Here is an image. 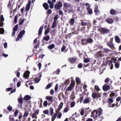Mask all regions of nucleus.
Masks as SVG:
<instances>
[{
	"label": "nucleus",
	"mask_w": 121,
	"mask_h": 121,
	"mask_svg": "<svg viewBox=\"0 0 121 121\" xmlns=\"http://www.w3.org/2000/svg\"><path fill=\"white\" fill-rule=\"evenodd\" d=\"M31 2L30 1L28 2L27 5L25 7V9L26 11H28L30 9V4Z\"/></svg>",
	"instance_id": "dca6fc26"
},
{
	"label": "nucleus",
	"mask_w": 121,
	"mask_h": 121,
	"mask_svg": "<svg viewBox=\"0 0 121 121\" xmlns=\"http://www.w3.org/2000/svg\"><path fill=\"white\" fill-rule=\"evenodd\" d=\"M43 106L44 107H46L48 104V102L46 101H44L43 103Z\"/></svg>",
	"instance_id": "680f3d73"
},
{
	"label": "nucleus",
	"mask_w": 121,
	"mask_h": 121,
	"mask_svg": "<svg viewBox=\"0 0 121 121\" xmlns=\"http://www.w3.org/2000/svg\"><path fill=\"white\" fill-rule=\"evenodd\" d=\"M18 113V110H16L14 113L15 117H16L17 116Z\"/></svg>",
	"instance_id": "338daca9"
},
{
	"label": "nucleus",
	"mask_w": 121,
	"mask_h": 121,
	"mask_svg": "<svg viewBox=\"0 0 121 121\" xmlns=\"http://www.w3.org/2000/svg\"><path fill=\"white\" fill-rule=\"evenodd\" d=\"M103 89L104 91L108 90L110 89V86L108 85H104L103 86Z\"/></svg>",
	"instance_id": "2eb2a0df"
},
{
	"label": "nucleus",
	"mask_w": 121,
	"mask_h": 121,
	"mask_svg": "<svg viewBox=\"0 0 121 121\" xmlns=\"http://www.w3.org/2000/svg\"><path fill=\"white\" fill-rule=\"evenodd\" d=\"M111 51L108 48H104L103 49V53H108L109 52Z\"/></svg>",
	"instance_id": "b1692460"
},
{
	"label": "nucleus",
	"mask_w": 121,
	"mask_h": 121,
	"mask_svg": "<svg viewBox=\"0 0 121 121\" xmlns=\"http://www.w3.org/2000/svg\"><path fill=\"white\" fill-rule=\"evenodd\" d=\"M62 6V4L60 1L58 2V4H56L54 5V9L57 10H59L60 8Z\"/></svg>",
	"instance_id": "20e7f679"
},
{
	"label": "nucleus",
	"mask_w": 121,
	"mask_h": 121,
	"mask_svg": "<svg viewBox=\"0 0 121 121\" xmlns=\"http://www.w3.org/2000/svg\"><path fill=\"white\" fill-rule=\"evenodd\" d=\"M74 12V10L73 9H71L68 11V13H73Z\"/></svg>",
	"instance_id": "bf43d9fd"
},
{
	"label": "nucleus",
	"mask_w": 121,
	"mask_h": 121,
	"mask_svg": "<svg viewBox=\"0 0 121 121\" xmlns=\"http://www.w3.org/2000/svg\"><path fill=\"white\" fill-rule=\"evenodd\" d=\"M110 12L111 14L113 15L116 14L117 11L116 10H115L113 9H112L110 10Z\"/></svg>",
	"instance_id": "bb28decb"
},
{
	"label": "nucleus",
	"mask_w": 121,
	"mask_h": 121,
	"mask_svg": "<svg viewBox=\"0 0 121 121\" xmlns=\"http://www.w3.org/2000/svg\"><path fill=\"white\" fill-rule=\"evenodd\" d=\"M84 62L85 63H88L90 61V60L88 58H86L84 60Z\"/></svg>",
	"instance_id": "4d7b16f0"
},
{
	"label": "nucleus",
	"mask_w": 121,
	"mask_h": 121,
	"mask_svg": "<svg viewBox=\"0 0 121 121\" xmlns=\"http://www.w3.org/2000/svg\"><path fill=\"white\" fill-rule=\"evenodd\" d=\"M76 81L78 85L80 83L81 80L78 77H77L76 79Z\"/></svg>",
	"instance_id": "c85d7f7f"
},
{
	"label": "nucleus",
	"mask_w": 121,
	"mask_h": 121,
	"mask_svg": "<svg viewBox=\"0 0 121 121\" xmlns=\"http://www.w3.org/2000/svg\"><path fill=\"white\" fill-rule=\"evenodd\" d=\"M90 6H88L86 8L87 12L90 15L92 14L93 13L92 9L90 8Z\"/></svg>",
	"instance_id": "a211bd4d"
},
{
	"label": "nucleus",
	"mask_w": 121,
	"mask_h": 121,
	"mask_svg": "<svg viewBox=\"0 0 121 121\" xmlns=\"http://www.w3.org/2000/svg\"><path fill=\"white\" fill-rule=\"evenodd\" d=\"M58 15L57 14H56L54 17V20L56 21L58 19Z\"/></svg>",
	"instance_id": "e2e57ef3"
},
{
	"label": "nucleus",
	"mask_w": 121,
	"mask_h": 121,
	"mask_svg": "<svg viewBox=\"0 0 121 121\" xmlns=\"http://www.w3.org/2000/svg\"><path fill=\"white\" fill-rule=\"evenodd\" d=\"M73 88V87L69 85L66 89V91H70Z\"/></svg>",
	"instance_id": "37998d69"
},
{
	"label": "nucleus",
	"mask_w": 121,
	"mask_h": 121,
	"mask_svg": "<svg viewBox=\"0 0 121 121\" xmlns=\"http://www.w3.org/2000/svg\"><path fill=\"white\" fill-rule=\"evenodd\" d=\"M4 30L3 28H0V33L1 34H3L4 33Z\"/></svg>",
	"instance_id": "09e8293b"
},
{
	"label": "nucleus",
	"mask_w": 121,
	"mask_h": 121,
	"mask_svg": "<svg viewBox=\"0 0 121 121\" xmlns=\"http://www.w3.org/2000/svg\"><path fill=\"white\" fill-rule=\"evenodd\" d=\"M13 89V87H10L7 88L6 89V91H8L11 90Z\"/></svg>",
	"instance_id": "0e129e2a"
},
{
	"label": "nucleus",
	"mask_w": 121,
	"mask_h": 121,
	"mask_svg": "<svg viewBox=\"0 0 121 121\" xmlns=\"http://www.w3.org/2000/svg\"><path fill=\"white\" fill-rule=\"evenodd\" d=\"M31 97L29 95H26L24 98V99L26 100H30L31 99Z\"/></svg>",
	"instance_id": "7c9ffc66"
},
{
	"label": "nucleus",
	"mask_w": 121,
	"mask_h": 121,
	"mask_svg": "<svg viewBox=\"0 0 121 121\" xmlns=\"http://www.w3.org/2000/svg\"><path fill=\"white\" fill-rule=\"evenodd\" d=\"M98 112L99 113V115H98V116L99 117L101 116V114L102 110L101 108H99L98 109Z\"/></svg>",
	"instance_id": "4c0bfd02"
},
{
	"label": "nucleus",
	"mask_w": 121,
	"mask_h": 121,
	"mask_svg": "<svg viewBox=\"0 0 121 121\" xmlns=\"http://www.w3.org/2000/svg\"><path fill=\"white\" fill-rule=\"evenodd\" d=\"M66 46L63 45L61 49V51L62 52H63L65 49L66 48Z\"/></svg>",
	"instance_id": "052dcab7"
},
{
	"label": "nucleus",
	"mask_w": 121,
	"mask_h": 121,
	"mask_svg": "<svg viewBox=\"0 0 121 121\" xmlns=\"http://www.w3.org/2000/svg\"><path fill=\"white\" fill-rule=\"evenodd\" d=\"M104 54H103L101 51H100L97 53L96 57L97 58H100L104 56Z\"/></svg>",
	"instance_id": "ddd939ff"
},
{
	"label": "nucleus",
	"mask_w": 121,
	"mask_h": 121,
	"mask_svg": "<svg viewBox=\"0 0 121 121\" xmlns=\"http://www.w3.org/2000/svg\"><path fill=\"white\" fill-rule=\"evenodd\" d=\"M115 41L116 43H119L121 42L120 39L118 36H116L115 37Z\"/></svg>",
	"instance_id": "5701e85b"
},
{
	"label": "nucleus",
	"mask_w": 121,
	"mask_h": 121,
	"mask_svg": "<svg viewBox=\"0 0 121 121\" xmlns=\"http://www.w3.org/2000/svg\"><path fill=\"white\" fill-rule=\"evenodd\" d=\"M25 31L24 30H23L21 31L19 34L18 35L17 38L16 39V41H18L22 37V36L25 33Z\"/></svg>",
	"instance_id": "6e6552de"
},
{
	"label": "nucleus",
	"mask_w": 121,
	"mask_h": 121,
	"mask_svg": "<svg viewBox=\"0 0 121 121\" xmlns=\"http://www.w3.org/2000/svg\"><path fill=\"white\" fill-rule=\"evenodd\" d=\"M60 69H58L56 71H54L53 73L55 74H59L60 72Z\"/></svg>",
	"instance_id": "58836bf2"
},
{
	"label": "nucleus",
	"mask_w": 121,
	"mask_h": 121,
	"mask_svg": "<svg viewBox=\"0 0 121 121\" xmlns=\"http://www.w3.org/2000/svg\"><path fill=\"white\" fill-rule=\"evenodd\" d=\"M95 89L97 91H98L99 90V88L97 85H95Z\"/></svg>",
	"instance_id": "3c124183"
},
{
	"label": "nucleus",
	"mask_w": 121,
	"mask_h": 121,
	"mask_svg": "<svg viewBox=\"0 0 121 121\" xmlns=\"http://www.w3.org/2000/svg\"><path fill=\"white\" fill-rule=\"evenodd\" d=\"M10 121H15L13 115H10L9 116Z\"/></svg>",
	"instance_id": "49530a36"
},
{
	"label": "nucleus",
	"mask_w": 121,
	"mask_h": 121,
	"mask_svg": "<svg viewBox=\"0 0 121 121\" xmlns=\"http://www.w3.org/2000/svg\"><path fill=\"white\" fill-rule=\"evenodd\" d=\"M85 39H81V43L82 45L84 46V45L87 44V43L86 42H85Z\"/></svg>",
	"instance_id": "cd10ccee"
},
{
	"label": "nucleus",
	"mask_w": 121,
	"mask_h": 121,
	"mask_svg": "<svg viewBox=\"0 0 121 121\" xmlns=\"http://www.w3.org/2000/svg\"><path fill=\"white\" fill-rule=\"evenodd\" d=\"M49 102H51V103L53 102V97L52 96H47L45 98Z\"/></svg>",
	"instance_id": "f3484780"
},
{
	"label": "nucleus",
	"mask_w": 121,
	"mask_h": 121,
	"mask_svg": "<svg viewBox=\"0 0 121 121\" xmlns=\"http://www.w3.org/2000/svg\"><path fill=\"white\" fill-rule=\"evenodd\" d=\"M44 25L43 24L42 26H41L40 28L39 32H38V35H41L42 33L43 29V26Z\"/></svg>",
	"instance_id": "393cba45"
},
{
	"label": "nucleus",
	"mask_w": 121,
	"mask_h": 121,
	"mask_svg": "<svg viewBox=\"0 0 121 121\" xmlns=\"http://www.w3.org/2000/svg\"><path fill=\"white\" fill-rule=\"evenodd\" d=\"M48 3L49 4L50 8L51 9H53L54 8V4L52 3L51 1L50 0H48Z\"/></svg>",
	"instance_id": "6ab92c4d"
},
{
	"label": "nucleus",
	"mask_w": 121,
	"mask_h": 121,
	"mask_svg": "<svg viewBox=\"0 0 121 121\" xmlns=\"http://www.w3.org/2000/svg\"><path fill=\"white\" fill-rule=\"evenodd\" d=\"M115 67L116 68H118L119 67V64L117 62H115Z\"/></svg>",
	"instance_id": "13d9d810"
},
{
	"label": "nucleus",
	"mask_w": 121,
	"mask_h": 121,
	"mask_svg": "<svg viewBox=\"0 0 121 121\" xmlns=\"http://www.w3.org/2000/svg\"><path fill=\"white\" fill-rule=\"evenodd\" d=\"M62 115V114L61 113H59L57 116V118H60L61 117Z\"/></svg>",
	"instance_id": "69168bd1"
},
{
	"label": "nucleus",
	"mask_w": 121,
	"mask_h": 121,
	"mask_svg": "<svg viewBox=\"0 0 121 121\" xmlns=\"http://www.w3.org/2000/svg\"><path fill=\"white\" fill-rule=\"evenodd\" d=\"M91 117H93L95 118L96 119H98L97 118L98 116V111L96 110H94L91 113Z\"/></svg>",
	"instance_id": "39448f33"
},
{
	"label": "nucleus",
	"mask_w": 121,
	"mask_h": 121,
	"mask_svg": "<svg viewBox=\"0 0 121 121\" xmlns=\"http://www.w3.org/2000/svg\"><path fill=\"white\" fill-rule=\"evenodd\" d=\"M69 110V109L67 107H66L63 110V112H64L66 113Z\"/></svg>",
	"instance_id": "5fc2aeb1"
},
{
	"label": "nucleus",
	"mask_w": 121,
	"mask_h": 121,
	"mask_svg": "<svg viewBox=\"0 0 121 121\" xmlns=\"http://www.w3.org/2000/svg\"><path fill=\"white\" fill-rule=\"evenodd\" d=\"M18 24H17L13 28V31H17L18 28Z\"/></svg>",
	"instance_id": "c9c22d12"
},
{
	"label": "nucleus",
	"mask_w": 121,
	"mask_h": 121,
	"mask_svg": "<svg viewBox=\"0 0 121 121\" xmlns=\"http://www.w3.org/2000/svg\"><path fill=\"white\" fill-rule=\"evenodd\" d=\"M17 15H16L14 19V23L16 24L17 22Z\"/></svg>",
	"instance_id": "c03bdc74"
},
{
	"label": "nucleus",
	"mask_w": 121,
	"mask_h": 121,
	"mask_svg": "<svg viewBox=\"0 0 121 121\" xmlns=\"http://www.w3.org/2000/svg\"><path fill=\"white\" fill-rule=\"evenodd\" d=\"M50 38V37L48 35L44 36L42 39V42L43 43L45 41H48L49 40Z\"/></svg>",
	"instance_id": "f8f14e48"
},
{
	"label": "nucleus",
	"mask_w": 121,
	"mask_h": 121,
	"mask_svg": "<svg viewBox=\"0 0 121 121\" xmlns=\"http://www.w3.org/2000/svg\"><path fill=\"white\" fill-rule=\"evenodd\" d=\"M43 6L46 10H47L49 8L48 4L46 3H44L43 4Z\"/></svg>",
	"instance_id": "412c9836"
},
{
	"label": "nucleus",
	"mask_w": 121,
	"mask_h": 121,
	"mask_svg": "<svg viewBox=\"0 0 121 121\" xmlns=\"http://www.w3.org/2000/svg\"><path fill=\"white\" fill-rule=\"evenodd\" d=\"M76 58H74L73 57H71L68 59V60L69 62L70 63L72 64H73L74 63L76 62Z\"/></svg>",
	"instance_id": "9b49d317"
},
{
	"label": "nucleus",
	"mask_w": 121,
	"mask_h": 121,
	"mask_svg": "<svg viewBox=\"0 0 121 121\" xmlns=\"http://www.w3.org/2000/svg\"><path fill=\"white\" fill-rule=\"evenodd\" d=\"M43 112L44 114H48V113L49 111L48 110H45L43 111Z\"/></svg>",
	"instance_id": "774afa93"
},
{
	"label": "nucleus",
	"mask_w": 121,
	"mask_h": 121,
	"mask_svg": "<svg viewBox=\"0 0 121 121\" xmlns=\"http://www.w3.org/2000/svg\"><path fill=\"white\" fill-rule=\"evenodd\" d=\"M63 102H61L60 103L58 107V108H59V109H61L63 107Z\"/></svg>",
	"instance_id": "a18cd8bd"
},
{
	"label": "nucleus",
	"mask_w": 121,
	"mask_h": 121,
	"mask_svg": "<svg viewBox=\"0 0 121 121\" xmlns=\"http://www.w3.org/2000/svg\"><path fill=\"white\" fill-rule=\"evenodd\" d=\"M55 47V45L53 44H52L49 45L48 47V48L49 49H53Z\"/></svg>",
	"instance_id": "c756f323"
},
{
	"label": "nucleus",
	"mask_w": 121,
	"mask_h": 121,
	"mask_svg": "<svg viewBox=\"0 0 121 121\" xmlns=\"http://www.w3.org/2000/svg\"><path fill=\"white\" fill-rule=\"evenodd\" d=\"M57 115V113H55L54 115H51L52 116V121H54Z\"/></svg>",
	"instance_id": "2f4dec72"
},
{
	"label": "nucleus",
	"mask_w": 121,
	"mask_h": 121,
	"mask_svg": "<svg viewBox=\"0 0 121 121\" xmlns=\"http://www.w3.org/2000/svg\"><path fill=\"white\" fill-rule=\"evenodd\" d=\"M98 30L102 34L104 35L105 34H107L109 33L110 30L109 29H106L104 28L101 27L98 29Z\"/></svg>",
	"instance_id": "f03ea898"
},
{
	"label": "nucleus",
	"mask_w": 121,
	"mask_h": 121,
	"mask_svg": "<svg viewBox=\"0 0 121 121\" xmlns=\"http://www.w3.org/2000/svg\"><path fill=\"white\" fill-rule=\"evenodd\" d=\"M80 95L81 96L80 97V103H81L83 101L84 97L83 95L82 94H80Z\"/></svg>",
	"instance_id": "ea45409f"
},
{
	"label": "nucleus",
	"mask_w": 121,
	"mask_h": 121,
	"mask_svg": "<svg viewBox=\"0 0 121 121\" xmlns=\"http://www.w3.org/2000/svg\"><path fill=\"white\" fill-rule=\"evenodd\" d=\"M87 23L86 22H81V25L82 26H86L87 24Z\"/></svg>",
	"instance_id": "6e6d98bb"
},
{
	"label": "nucleus",
	"mask_w": 121,
	"mask_h": 121,
	"mask_svg": "<svg viewBox=\"0 0 121 121\" xmlns=\"http://www.w3.org/2000/svg\"><path fill=\"white\" fill-rule=\"evenodd\" d=\"M90 102V100L89 98L88 97H87L85 98L83 101V103L84 104H87Z\"/></svg>",
	"instance_id": "a878e982"
},
{
	"label": "nucleus",
	"mask_w": 121,
	"mask_h": 121,
	"mask_svg": "<svg viewBox=\"0 0 121 121\" xmlns=\"http://www.w3.org/2000/svg\"><path fill=\"white\" fill-rule=\"evenodd\" d=\"M113 97H112V98H109L108 99L107 101V102L108 104V105L109 107H111V104L113 102Z\"/></svg>",
	"instance_id": "4468645a"
},
{
	"label": "nucleus",
	"mask_w": 121,
	"mask_h": 121,
	"mask_svg": "<svg viewBox=\"0 0 121 121\" xmlns=\"http://www.w3.org/2000/svg\"><path fill=\"white\" fill-rule=\"evenodd\" d=\"M49 112L51 115H52L53 112V109L52 108L50 107L49 108Z\"/></svg>",
	"instance_id": "f704fd0d"
},
{
	"label": "nucleus",
	"mask_w": 121,
	"mask_h": 121,
	"mask_svg": "<svg viewBox=\"0 0 121 121\" xmlns=\"http://www.w3.org/2000/svg\"><path fill=\"white\" fill-rule=\"evenodd\" d=\"M86 42L89 43H92L93 42V39L91 38H88L86 39Z\"/></svg>",
	"instance_id": "aec40b11"
},
{
	"label": "nucleus",
	"mask_w": 121,
	"mask_h": 121,
	"mask_svg": "<svg viewBox=\"0 0 121 121\" xmlns=\"http://www.w3.org/2000/svg\"><path fill=\"white\" fill-rule=\"evenodd\" d=\"M75 20L73 18H71L70 19L69 21V23L71 26H73Z\"/></svg>",
	"instance_id": "4be33fe9"
},
{
	"label": "nucleus",
	"mask_w": 121,
	"mask_h": 121,
	"mask_svg": "<svg viewBox=\"0 0 121 121\" xmlns=\"http://www.w3.org/2000/svg\"><path fill=\"white\" fill-rule=\"evenodd\" d=\"M113 40V38H111L110 39V41L107 42L106 43L107 46L111 49L113 48H114L113 43H112Z\"/></svg>",
	"instance_id": "7ed1b4c3"
},
{
	"label": "nucleus",
	"mask_w": 121,
	"mask_h": 121,
	"mask_svg": "<svg viewBox=\"0 0 121 121\" xmlns=\"http://www.w3.org/2000/svg\"><path fill=\"white\" fill-rule=\"evenodd\" d=\"M75 104V102H73L71 103L70 104V107L71 108H72L74 107Z\"/></svg>",
	"instance_id": "603ef678"
},
{
	"label": "nucleus",
	"mask_w": 121,
	"mask_h": 121,
	"mask_svg": "<svg viewBox=\"0 0 121 121\" xmlns=\"http://www.w3.org/2000/svg\"><path fill=\"white\" fill-rule=\"evenodd\" d=\"M94 12L96 16H98L100 14V11L98 5H96L95 6L94 8Z\"/></svg>",
	"instance_id": "423d86ee"
},
{
	"label": "nucleus",
	"mask_w": 121,
	"mask_h": 121,
	"mask_svg": "<svg viewBox=\"0 0 121 121\" xmlns=\"http://www.w3.org/2000/svg\"><path fill=\"white\" fill-rule=\"evenodd\" d=\"M69 83V79L66 80L64 82V83L65 85H68Z\"/></svg>",
	"instance_id": "a19ab883"
},
{
	"label": "nucleus",
	"mask_w": 121,
	"mask_h": 121,
	"mask_svg": "<svg viewBox=\"0 0 121 121\" xmlns=\"http://www.w3.org/2000/svg\"><path fill=\"white\" fill-rule=\"evenodd\" d=\"M12 107L9 105L7 108V109L9 111H11L12 110Z\"/></svg>",
	"instance_id": "864d4df0"
},
{
	"label": "nucleus",
	"mask_w": 121,
	"mask_h": 121,
	"mask_svg": "<svg viewBox=\"0 0 121 121\" xmlns=\"http://www.w3.org/2000/svg\"><path fill=\"white\" fill-rule=\"evenodd\" d=\"M52 84L53 83L52 82H51L49 83L47 85L46 87H45V89H49L52 86Z\"/></svg>",
	"instance_id": "473e14b6"
},
{
	"label": "nucleus",
	"mask_w": 121,
	"mask_h": 121,
	"mask_svg": "<svg viewBox=\"0 0 121 121\" xmlns=\"http://www.w3.org/2000/svg\"><path fill=\"white\" fill-rule=\"evenodd\" d=\"M36 114L35 113H34L32 115V118H36V119L37 118V116Z\"/></svg>",
	"instance_id": "8fccbe9b"
},
{
	"label": "nucleus",
	"mask_w": 121,
	"mask_h": 121,
	"mask_svg": "<svg viewBox=\"0 0 121 121\" xmlns=\"http://www.w3.org/2000/svg\"><path fill=\"white\" fill-rule=\"evenodd\" d=\"M49 28H47L46 29L44 32V35H47L48 33L49 32Z\"/></svg>",
	"instance_id": "79ce46f5"
},
{
	"label": "nucleus",
	"mask_w": 121,
	"mask_h": 121,
	"mask_svg": "<svg viewBox=\"0 0 121 121\" xmlns=\"http://www.w3.org/2000/svg\"><path fill=\"white\" fill-rule=\"evenodd\" d=\"M18 102L21 104H22L23 103V99L21 98H19L17 99Z\"/></svg>",
	"instance_id": "e433bc0d"
},
{
	"label": "nucleus",
	"mask_w": 121,
	"mask_h": 121,
	"mask_svg": "<svg viewBox=\"0 0 121 121\" xmlns=\"http://www.w3.org/2000/svg\"><path fill=\"white\" fill-rule=\"evenodd\" d=\"M75 82V81L74 80H71V83L69 85L72 86V87H73L75 85L74 84Z\"/></svg>",
	"instance_id": "72a5a7b5"
},
{
	"label": "nucleus",
	"mask_w": 121,
	"mask_h": 121,
	"mask_svg": "<svg viewBox=\"0 0 121 121\" xmlns=\"http://www.w3.org/2000/svg\"><path fill=\"white\" fill-rule=\"evenodd\" d=\"M92 96V98L94 99H97L101 96L100 94L99 93H93Z\"/></svg>",
	"instance_id": "0eeeda50"
},
{
	"label": "nucleus",
	"mask_w": 121,
	"mask_h": 121,
	"mask_svg": "<svg viewBox=\"0 0 121 121\" xmlns=\"http://www.w3.org/2000/svg\"><path fill=\"white\" fill-rule=\"evenodd\" d=\"M29 113L28 111H26L25 112L24 115L23 116V117H27L29 115Z\"/></svg>",
	"instance_id": "de8ad7c7"
},
{
	"label": "nucleus",
	"mask_w": 121,
	"mask_h": 121,
	"mask_svg": "<svg viewBox=\"0 0 121 121\" xmlns=\"http://www.w3.org/2000/svg\"><path fill=\"white\" fill-rule=\"evenodd\" d=\"M30 74V72L29 71L27 70L25 71L23 75V77L26 79H28L29 77Z\"/></svg>",
	"instance_id": "9d476101"
},
{
	"label": "nucleus",
	"mask_w": 121,
	"mask_h": 121,
	"mask_svg": "<svg viewBox=\"0 0 121 121\" xmlns=\"http://www.w3.org/2000/svg\"><path fill=\"white\" fill-rule=\"evenodd\" d=\"M106 22L109 24H112L114 21L113 19L111 17H109L105 20Z\"/></svg>",
	"instance_id": "1a4fd4ad"
},
{
	"label": "nucleus",
	"mask_w": 121,
	"mask_h": 121,
	"mask_svg": "<svg viewBox=\"0 0 121 121\" xmlns=\"http://www.w3.org/2000/svg\"><path fill=\"white\" fill-rule=\"evenodd\" d=\"M72 5L70 3L65 2L63 3V9L65 13H66L70 8H71Z\"/></svg>",
	"instance_id": "f257e3e1"
}]
</instances>
